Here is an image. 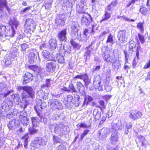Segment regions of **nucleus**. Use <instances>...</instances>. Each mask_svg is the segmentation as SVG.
I'll return each mask as SVG.
<instances>
[{"label": "nucleus", "instance_id": "f257e3e1", "mask_svg": "<svg viewBox=\"0 0 150 150\" xmlns=\"http://www.w3.org/2000/svg\"><path fill=\"white\" fill-rule=\"evenodd\" d=\"M16 89L18 91L23 90L21 94L22 101L24 102V108H26L28 104L29 101L32 100L35 97V92L31 87L28 86H17Z\"/></svg>", "mask_w": 150, "mask_h": 150}, {"label": "nucleus", "instance_id": "f03ea898", "mask_svg": "<svg viewBox=\"0 0 150 150\" xmlns=\"http://www.w3.org/2000/svg\"><path fill=\"white\" fill-rule=\"evenodd\" d=\"M47 141V139L46 137L36 138L30 144V149L31 150H34L36 149L40 148L41 146L46 145Z\"/></svg>", "mask_w": 150, "mask_h": 150}, {"label": "nucleus", "instance_id": "7ed1b4c3", "mask_svg": "<svg viewBox=\"0 0 150 150\" xmlns=\"http://www.w3.org/2000/svg\"><path fill=\"white\" fill-rule=\"evenodd\" d=\"M9 23L11 26V30L10 29L6 28L4 30V37L6 36L12 37L14 36L15 34V28H17L18 25V22L14 18H13L11 20Z\"/></svg>", "mask_w": 150, "mask_h": 150}, {"label": "nucleus", "instance_id": "20e7f679", "mask_svg": "<svg viewBox=\"0 0 150 150\" xmlns=\"http://www.w3.org/2000/svg\"><path fill=\"white\" fill-rule=\"evenodd\" d=\"M49 128L51 130H54V132L60 135L64 133L66 130L69 129V127L66 126L62 125H57L56 124H52L50 125Z\"/></svg>", "mask_w": 150, "mask_h": 150}, {"label": "nucleus", "instance_id": "39448f33", "mask_svg": "<svg viewBox=\"0 0 150 150\" xmlns=\"http://www.w3.org/2000/svg\"><path fill=\"white\" fill-rule=\"evenodd\" d=\"M48 104L52 111L57 109L61 110L63 108V107L61 103L56 99L50 100L48 102Z\"/></svg>", "mask_w": 150, "mask_h": 150}, {"label": "nucleus", "instance_id": "423d86ee", "mask_svg": "<svg viewBox=\"0 0 150 150\" xmlns=\"http://www.w3.org/2000/svg\"><path fill=\"white\" fill-rule=\"evenodd\" d=\"M110 132V130L109 128L105 127L102 128L98 131L100 139L102 140H105Z\"/></svg>", "mask_w": 150, "mask_h": 150}, {"label": "nucleus", "instance_id": "0eeeda50", "mask_svg": "<svg viewBox=\"0 0 150 150\" xmlns=\"http://www.w3.org/2000/svg\"><path fill=\"white\" fill-rule=\"evenodd\" d=\"M56 65V61L48 62L45 64V69L47 71L52 73L55 71Z\"/></svg>", "mask_w": 150, "mask_h": 150}, {"label": "nucleus", "instance_id": "6e6552de", "mask_svg": "<svg viewBox=\"0 0 150 150\" xmlns=\"http://www.w3.org/2000/svg\"><path fill=\"white\" fill-rule=\"evenodd\" d=\"M93 19L91 15L85 14L81 18V23L82 25L88 26L89 24L92 22Z\"/></svg>", "mask_w": 150, "mask_h": 150}, {"label": "nucleus", "instance_id": "1a4fd4ad", "mask_svg": "<svg viewBox=\"0 0 150 150\" xmlns=\"http://www.w3.org/2000/svg\"><path fill=\"white\" fill-rule=\"evenodd\" d=\"M79 25L77 21L72 22L71 23L70 28L71 30V34L72 36L75 37L77 34L78 28H79Z\"/></svg>", "mask_w": 150, "mask_h": 150}, {"label": "nucleus", "instance_id": "9d476101", "mask_svg": "<svg viewBox=\"0 0 150 150\" xmlns=\"http://www.w3.org/2000/svg\"><path fill=\"white\" fill-rule=\"evenodd\" d=\"M27 113L25 110H23L21 111L19 115V119L24 126L27 125L28 123V119L27 117Z\"/></svg>", "mask_w": 150, "mask_h": 150}, {"label": "nucleus", "instance_id": "9b49d317", "mask_svg": "<svg viewBox=\"0 0 150 150\" xmlns=\"http://www.w3.org/2000/svg\"><path fill=\"white\" fill-rule=\"evenodd\" d=\"M130 113L129 117L133 120H136L140 118L142 115V112L137 110H132L130 111Z\"/></svg>", "mask_w": 150, "mask_h": 150}, {"label": "nucleus", "instance_id": "f8f14e48", "mask_svg": "<svg viewBox=\"0 0 150 150\" xmlns=\"http://www.w3.org/2000/svg\"><path fill=\"white\" fill-rule=\"evenodd\" d=\"M101 80L99 76H95L93 81V85L96 88H98L99 90H102V85L101 84Z\"/></svg>", "mask_w": 150, "mask_h": 150}, {"label": "nucleus", "instance_id": "ddd939ff", "mask_svg": "<svg viewBox=\"0 0 150 150\" xmlns=\"http://www.w3.org/2000/svg\"><path fill=\"white\" fill-rule=\"evenodd\" d=\"M118 132L117 131H111L110 141L111 143L113 144H115L117 143L119 140Z\"/></svg>", "mask_w": 150, "mask_h": 150}, {"label": "nucleus", "instance_id": "4468645a", "mask_svg": "<svg viewBox=\"0 0 150 150\" xmlns=\"http://www.w3.org/2000/svg\"><path fill=\"white\" fill-rule=\"evenodd\" d=\"M67 29L66 28L62 30L58 33V38L60 41H63L66 40V35L67 34Z\"/></svg>", "mask_w": 150, "mask_h": 150}, {"label": "nucleus", "instance_id": "2eb2a0df", "mask_svg": "<svg viewBox=\"0 0 150 150\" xmlns=\"http://www.w3.org/2000/svg\"><path fill=\"white\" fill-rule=\"evenodd\" d=\"M6 7L7 9L8 7L7 5L6 0H0V18L1 19L3 18L4 13L2 11L4 7Z\"/></svg>", "mask_w": 150, "mask_h": 150}, {"label": "nucleus", "instance_id": "dca6fc26", "mask_svg": "<svg viewBox=\"0 0 150 150\" xmlns=\"http://www.w3.org/2000/svg\"><path fill=\"white\" fill-rule=\"evenodd\" d=\"M33 78V75L31 74L28 72L25 73L23 76V84H25L32 81Z\"/></svg>", "mask_w": 150, "mask_h": 150}, {"label": "nucleus", "instance_id": "f3484780", "mask_svg": "<svg viewBox=\"0 0 150 150\" xmlns=\"http://www.w3.org/2000/svg\"><path fill=\"white\" fill-rule=\"evenodd\" d=\"M126 32L125 30H120L118 32L117 37L119 40L121 42H123L127 39L125 35Z\"/></svg>", "mask_w": 150, "mask_h": 150}, {"label": "nucleus", "instance_id": "a211bd4d", "mask_svg": "<svg viewBox=\"0 0 150 150\" xmlns=\"http://www.w3.org/2000/svg\"><path fill=\"white\" fill-rule=\"evenodd\" d=\"M73 98V96L70 95H67L64 98V102L67 106L68 107H71V105L72 103Z\"/></svg>", "mask_w": 150, "mask_h": 150}, {"label": "nucleus", "instance_id": "6ab92c4d", "mask_svg": "<svg viewBox=\"0 0 150 150\" xmlns=\"http://www.w3.org/2000/svg\"><path fill=\"white\" fill-rule=\"evenodd\" d=\"M55 22L57 25L61 26L64 25L65 23L64 16L62 15L58 16L56 19Z\"/></svg>", "mask_w": 150, "mask_h": 150}, {"label": "nucleus", "instance_id": "aec40b11", "mask_svg": "<svg viewBox=\"0 0 150 150\" xmlns=\"http://www.w3.org/2000/svg\"><path fill=\"white\" fill-rule=\"evenodd\" d=\"M103 59L107 62L112 63L115 62L116 59L114 56H111L109 54H106L104 55Z\"/></svg>", "mask_w": 150, "mask_h": 150}, {"label": "nucleus", "instance_id": "412c9836", "mask_svg": "<svg viewBox=\"0 0 150 150\" xmlns=\"http://www.w3.org/2000/svg\"><path fill=\"white\" fill-rule=\"evenodd\" d=\"M37 106L35 108V110H36V108L37 107L39 110L41 108V109H44L47 105L46 104L45 102H42V100L40 99H37L36 101ZM36 111V110H35Z\"/></svg>", "mask_w": 150, "mask_h": 150}, {"label": "nucleus", "instance_id": "4be33fe9", "mask_svg": "<svg viewBox=\"0 0 150 150\" xmlns=\"http://www.w3.org/2000/svg\"><path fill=\"white\" fill-rule=\"evenodd\" d=\"M61 46L60 47V49L59 50V52L62 53L63 52L64 56L66 54V53H69L71 51V48L70 46H68L66 47V48H64V45H62V44H61Z\"/></svg>", "mask_w": 150, "mask_h": 150}, {"label": "nucleus", "instance_id": "5701e85b", "mask_svg": "<svg viewBox=\"0 0 150 150\" xmlns=\"http://www.w3.org/2000/svg\"><path fill=\"white\" fill-rule=\"evenodd\" d=\"M57 45V41L55 39H52L49 40L48 46L51 50L55 49Z\"/></svg>", "mask_w": 150, "mask_h": 150}, {"label": "nucleus", "instance_id": "b1692460", "mask_svg": "<svg viewBox=\"0 0 150 150\" xmlns=\"http://www.w3.org/2000/svg\"><path fill=\"white\" fill-rule=\"evenodd\" d=\"M29 62L31 64L35 62L37 60V55L33 52H31L29 54Z\"/></svg>", "mask_w": 150, "mask_h": 150}, {"label": "nucleus", "instance_id": "393cba45", "mask_svg": "<svg viewBox=\"0 0 150 150\" xmlns=\"http://www.w3.org/2000/svg\"><path fill=\"white\" fill-rule=\"evenodd\" d=\"M122 128V124L120 122H118L117 123H112L111 131H117L118 130L121 129Z\"/></svg>", "mask_w": 150, "mask_h": 150}, {"label": "nucleus", "instance_id": "a878e982", "mask_svg": "<svg viewBox=\"0 0 150 150\" xmlns=\"http://www.w3.org/2000/svg\"><path fill=\"white\" fill-rule=\"evenodd\" d=\"M37 94L40 97L44 100L48 99V93H45L43 92V90H41L38 92Z\"/></svg>", "mask_w": 150, "mask_h": 150}, {"label": "nucleus", "instance_id": "bb28decb", "mask_svg": "<svg viewBox=\"0 0 150 150\" xmlns=\"http://www.w3.org/2000/svg\"><path fill=\"white\" fill-rule=\"evenodd\" d=\"M37 94L40 97L44 100L48 99V93H45L43 92V90H41L38 92Z\"/></svg>", "mask_w": 150, "mask_h": 150}, {"label": "nucleus", "instance_id": "cd10ccee", "mask_svg": "<svg viewBox=\"0 0 150 150\" xmlns=\"http://www.w3.org/2000/svg\"><path fill=\"white\" fill-rule=\"evenodd\" d=\"M37 94L40 97L44 100L48 99V93H45L43 92V90H41L38 92Z\"/></svg>", "mask_w": 150, "mask_h": 150}, {"label": "nucleus", "instance_id": "c85d7f7f", "mask_svg": "<svg viewBox=\"0 0 150 150\" xmlns=\"http://www.w3.org/2000/svg\"><path fill=\"white\" fill-rule=\"evenodd\" d=\"M112 64L113 69L116 72H117L118 70L120 68L121 66L120 63L116 59L115 62H114L113 63H112Z\"/></svg>", "mask_w": 150, "mask_h": 150}, {"label": "nucleus", "instance_id": "c756f323", "mask_svg": "<svg viewBox=\"0 0 150 150\" xmlns=\"http://www.w3.org/2000/svg\"><path fill=\"white\" fill-rule=\"evenodd\" d=\"M77 88L79 91V92L81 93H83L85 91V88L84 86L80 82H78L76 84Z\"/></svg>", "mask_w": 150, "mask_h": 150}, {"label": "nucleus", "instance_id": "7c9ffc66", "mask_svg": "<svg viewBox=\"0 0 150 150\" xmlns=\"http://www.w3.org/2000/svg\"><path fill=\"white\" fill-rule=\"evenodd\" d=\"M11 102L8 101L7 103H5L4 105L2 106V108L6 111H8L11 109Z\"/></svg>", "mask_w": 150, "mask_h": 150}, {"label": "nucleus", "instance_id": "2f4dec72", "mask_svg": "<svg viewBox=\"0 0 150 150\" xmlns=\"http://www.w3.org/2000/svg\"><path fill=\"white\" fill-rule=\"evenodd\" d=\"M83 80L85 83V86L86 88H88V86L89 84L91 83V80L90 79L87 74H86Z\"/></svg>", "mask_w": 150, "mask_h": 150}, {"label": "nucleus", "instance_id": "473e14b6", "mask_svg": "<svg viewBox=\"0 0 150 150\" xmlns=\"http://www.w3.org/2000/svg\"><path fill=\"white\" fill-rule=\"evenodd\" d=\"M29 137V136L28 134H26L24 136L22 137L21 138L23 139H24V146L25 148L26 149L28 148V139Z\"/></svg>", "mask_w": 150, "mask_h": 150}, {"label": "nucleus", "instance_id": "72a5a7b5", "mask_svg": "<svg viewBox=\"0 0 150 150\" xmlns=\"http://www.w3.org/2000/svg\"><path fill=\"white\" fill-rule=\"evenodd\" d=\"M93 114L94 117L96 119L98 120L100 118L101 116V112L99 111L98 109H94L93 111Z\"/></svg>", "mask_w": 150, "mask_h": 150}, {"label": "nucleus", "instance_id": "f704fd0d", "mask_svg": "<svg viewBox=\"0 0 150 150\" xmlns=\"http://www.w3.org/2000/svg\"><path fill=\"white\" fill-rule=\"evenodd\" d=\"M36 126L32 125L29 128V131L30 134H33L37 133L38 130Z\"/></svg>", "mask_w": 150, "mask_h": 150}, {"label": "nucleus", "instance_id": "c9c22d12", "mask_svg": "<svg viewBox=\"0 0 150 150\" xmlns=\"http://www.w3.org/2000/svg\"><path fill=\"white\" fill-rule=\"evenodd\" d=\"M111 13L105 11V14L102 19L101 20L100 22L105 21L109 19L111 17Z\"/></svg>", "mask_w": 150, "mask_h": 150}, {"label": "nucleus", "instance_id": "e433bc0d", "mask_svg": "<svg viewBox=\"0 0 150 150\" xmlns=\"http://www.w3.org/2000/svg\"><path fill=\"white\" fill-rule=\"evenodd\" d=\"M16 120L14 119L12 120L9 121L8 124V127L9 129H12L16 126L15 122Z\"/></svg>", "mask_w": 150, "mask_h": 150}, {"label": "nucleus", "instance_id": "4c0bfd02", "mask_svg": "<svg viewBox=\"0 0 150 150\" xmlns=\"http://www.w3.org/2000/svg\"><path fill=\"white\" fill-rule=\"evenodd\" d=\"M44 71V70L43 68L40 67H37L35 71V73L37 75H40L43 73Z\"/></svg>", "mask_w": 150, "mask_h": 150}, {"label": "nucleus", "instance_id": "58836bf2", "mask_svg": "<svg viewBox=\"0 0 150 150\" xmlns=\"http://www.w3.org/2000/svg\"><path fill=\"white\" fill-rule=\"evenodd\" d=\"M59 53V55L57 57V59L59 63H63L64 62V59L63 56V54L61 52Z\"/></svg>", "mask_w": 150, "mask_h": 150}, {"label": "nucleus", "instance_id": "ea45409f", "mask_svg": "<svg viewBox=\"0 0 150 150\" xmlns=\"http://www.w3.org/2000/svg\"><path fill=\"white\" fill-rule=\"evenodd\" d=\"M144 23L139 22L137 25V28L139 29L140 31L143 33L144 31Z\"/></svg>", "mask_w": 150, "mask_h": 150}, {"label": "nucleus", "instance_id": "a19ab883", "mask_svg": "<svg viewBox=\"0 0 150 150\" xmlns=\"http://www.w3.org/2000/svg\"><path fill=\"white\" fill-rule=\"evenodd\" d=\"M69 92L76 93V90L75 89L74 85L71 83H70L68 87Z\"/></svg>", "mask_w": 150, "mask_h": 150}, {"label": "nucleus", "instance_id": "79ce46f5", "mask_svg": "<svg viewBox=\"0 0 150 150\" xmlns=\"http://www.w3.org/2000/svg\"><path fill=\"white\" fill-rule=\"evenodd\" d=\"M89 48L88 47H86L87 50L86 51L84 54V57L85 58V59H89L90 56L91 51Z\"/></svg>", "mask_w": 150, "mask_h": 150}, {"label": "nucleus", "instance_id": "37998d69", "mask_svg": "<svg viewBox=\"0 0 150 150\" xmlns=\"http://www.w3.org/2000/svg\"><path fill=\"white\" fill-rule=\"evenodd\" d=\"M36 112L38 115L39 116L40 118V120L41 122H43L45 124H46L47 122V120L46 118L43 117L42 116H41L39 112L37 111L36 110Z\"/></svg>", "mask_w": 150, "mask_h": 150}, {"label": "nucleus", "instance_id": "c03bdc74", "mask_svg": "<svg viewBox=\"0 0 150 150\" xmlns=\"http://www.w3.org/2000/svg\"><path fill=\"white\" fill-rule=\"evenodd\" d=\"M90 130L88 129H86L81 134L80 137V140H82L86 135L90 134Z\"/></svg>", "mask_w": 150, "mask_h": 150}, {"label": "nucleus", "instance_id": "a18cd8bd", "mask_svg": "<svg viewBox=\"0 0 150 150\" xmlns=\"http://www.w3.org/2000/svg\"><path fill=\"white\" fill-rule=\"evenodd\" d=\"M138 138L139 140V142L141 143L142 145L143 146L144 145L146 141L145 138L142 135H139L138 136Z\"/></svg>", "mask_w": 150, "mask_h": 150}, {"label": "nucleus", "instance_id": "49530a36", "mask_svg": "<svg viewBox=\"0 0 150 150\" xmlns=\"http://www.w3.org/2000/svg\"><path fill=\"white\" fill-rule=\"evenodd\" d=\"M6 26L1 25H0V36L4 37V30L6 29Z\"/></svg>", "mask_w": 150, "mask_h": 150}, {"label": "nucleus", "instance_id": "de8ad7c7", "mask_svg": "<svg viewBox=\"0 0 150 150\" xmlns=\"http://www.w3.org/2000/svg\"><path fill=\"white\" fill-rule=\"evenodd\" d=\"M71 43L74 48L79 49L81 47L80 45L74 42L73 41H71Z\"/></svg>", "mask_w": 150, "mask_h": 150}, {"label": "nucleus", "instance_id": "09e8293b", "mask_svg": "<svg viewBox=\"0 0 150 150\" xmlns=\"http://www.w3.org/2000/svg\"><path fill=\"white\" fill-rule=\"evenodd\" d=\"M110 43L112 44L113 43V37L112 35L110 34L108 37L107 40L106 41V43Z\"/></svg>", "mask_w": 150, "mask_h": 150}, {"label": "nucleus", "instance_id": "8fccbe9b", "mask_svg": "<svg viewBox=\"0 0 150 150\" xmlns=\"http://www.w3.org/2000/svg\"><path fill=\"white\" fill-rule=\"evenodd\" d=\"M98 103L100 104V107L98 106V107L100 108L101 109H105L106 108V105L103 100H100L98 101Z\"/></svg>", "mask_w": 150, "mask_h": 150}, {"label": "nucleus", "instance_id": "3c124183", "mask_svg": "<svg viewBox=\"0 0 150 150\" xmlns=\"http://www.w3.org/2000/svg\"><path fill=\"white\" fill-rule=\"evenodd\" d=\"M31 120L32 122V125L37 126L39 120L37 117H32L31 118Z\"/></svg>", "mask_w": 150, "mask_h": 150}, {"label": "nucleus", "instance_id": "603ef678", "mask_svg": "<svg viewBox=\"0 0 150 150\" xmlns=\"http://www.w3.org/2000/svg\"><path fill=\"white\" fill-rule=\"evenodd\" d=\"M46 59H47V60L49 61H56L54 56L52 53H50Z\"/></svg>", "mask_w": 150, "mask_h": 150}, {"label": "nucleus", "instance_id": "864d4df0", "mask_svg": "<svg viewBox=\"0 0 150 150\" xmlns=\"http://www.w3.org/2000/svg\"><path fill=\"white\" fill-rule=\"evenodd\" d=\"M117 19H120V18H123V19L125 21H127L128 22H130L131 21L132 22H134L135 21V20L133 19H129V18H127L125 16L123 17V16H117Z\"/></svg>", "mask_w": 150, "mask_h": 150}, {"label": "nucleus", "instance_id": "5fc2aeb1", "mask_svg": "<svg viewBox=\"0 0 150 150\" xmlns=\"http://www.w3.org/2000/svg\"><path fill=\"white\" fill-rule=\"evenodd\" d=\"M138 37L139 39L142 44H143L145 42V39L144 36L140 33L138 34Z\"/></svg>", "mask_w": 150, "mask_h": 150}, {"label": "nucleus", "instance_id": "6e6d98bb", "mask_svg": "<svg viewBox=\"0 0 150 150\" xmlns=\"http://www.w3.org/2000/svg\"><path fill=\"white\" fill-rule=\"evenodd\" d=\"M7 85L4 82H0V92H1L5 88H6Z\"/></svg>", "mask_w": 150, "mask_h": 150}, {"label": "nucleus", "instance_id": "4d7b16f0", "mask_svg": "<svg viewBox=\"0 0 150 150\" xmlns=\"http://www.w3.org/2000/svg\"><path fill=\"white\" fill-rule=\"evenodd\" d=\"M108 48L107 47H104L102 49V52L103 53L104 55L106 54H109L110 51L108 50Z\"/></svg>", "mask_w": 150, "mask_h": 150}, {"label": "nucleus", "instance_id": "13d9d810", "mask_svg": "<svg viewBox=\"0 0 150 150\" xmlns=\"http://www.w3.org/2000/svg\"><path fill=\"white\" fill-rule=\"evenodd\" d=\"M12 59L8 57H6L5 61V64L6 65H9L11 64Z\"/></svg>", "mask_w": 150, "mask_h": 150}, {"label": "nucleus", "instance_id": "bf43d9fd", "mask_svg": "<svg viewBox=\"0 0 150 150\" xmlns=\"http://www.w3.org/2000/svg\"><path fill=\"white\" fill-rule=\"evenodd\" d=\"M139 11L142 13L144 15H145L147 13L146 8L144 7L141 8Z\"/></svg>", "mask_w": 150, "mask_h": 150}, {"label": "nucleus", "instance_id": "052dcab7", "mask_svg": "<svg viewBox=\"0 0 150 150\" xmlns=\"http://www.w3.org/2000/svg\"><path fill=\"white\" fill-rule=\"evenodd\" d=\"M87 74H82L81 75H78L74 77V79H81L83 80V79L84 78L86 75Z\"/></svg>", "mask_w": 150, "mask_h": 150}, {"label": "nucleus", "instance_id": "680f3d73", "mask_svg": "<svg viewBox=\"0 0 150 150\" xmlns=\"http://www.w3.org/2000/svg\"><path fill=\"white\" fill-rule=\"evenodd\" d=\"M50 53L46 50H44L42 52V55L44 57L47 58Z\"/></svg>", "mask_w": 150, "mask_h": 150}, {"label": "nucleus", "instance_id": "e2e57ef3", "mask_svg": "<svg viewBox=\"0 0 150 150\" xmlns=\"http://www.w3.org/2000/svg\"><path fill=\"white\" fill-rule=\"evenodd\" d=\"M89 36L88 35H86L85 36L83 34L82 36L81 37L80 40L83 41L84 42H86Z\"/></svg>", "mask_w": 150, "mask_h": 150}, {"label": "nucleus", "instance_id": "0e129e2a", "mask_svg": "<svg viewBox=\"0 0 150 150\" xmlns=\"http://www.w3.org/2000/svg\"><path fill=\"white\" fill-rule=\"evenodd\" d=\"M16 56V53L11 52L9 55L8 57L11 59H12V60L13 59L15 58Z\"/></svg>", "mask_w": 150, "mask_h": 150}, {"label": "nucleus", "instance_id": "69168bd1", "mask_svg": "<svg viewBox=\"0 0 150 150\" xmlns=\"http://www.w3.org/2000/svg\"><path fill=\"white\" fill-rule=\"evenodd\" d=\"M141 49V48L140 46L137 47L136 50V55L137 59H139V50Z\"/></svg>", "mask_w": 150, "mask_h": 150}, {"label": "nucleus", "instance_id": "338daca9", "mask_svg": "<svg viewBox=\"0 0 150 150\" xmlns=\"http://www.w3.org/2000/svg\"><path fill=\"white\" fill-rule=\"evenodd\" d=\"M123 52L124 53L125 55V61L126 62H127L128 60V59L129 57V54L127 53V51L125 50H124Z\"/></svg>", "mask_w": 150, "mask_h": 150}, {"label": "nucleus", "instance_id": "774afa93", "mask_svg": "<svg viewBox=\"0 0 150 150\" xmlns=\"http://www.w3.org/2000/svg\"><path fill=\"white\" fill-rule=\"evenodd\" d=\"M65 146L63 145H60L58 146V150H66Z\"/></svg>", "mask_w": 150, "mask_h": 150}]
</instances>
